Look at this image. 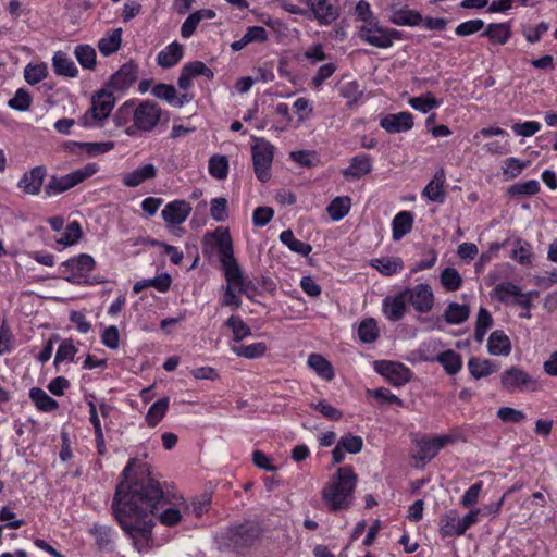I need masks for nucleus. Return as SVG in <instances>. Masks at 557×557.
I'll return each mask as SVG.
<instances>
[{"label": "nucleus", "mask_w": 557, "mask_h": 557, "mask_svg": "<svg viewBox=\"0 0 557 557\" xmlns=\"http://www.w3.org/2000/svg\"><path fill=\"white\" fill-rule=\"evenodd\" d=\"M136 465V458H131L122 471L112 500V511L122 530L128 534L138 552L150 547L151 532L154 521L151 513L164 505L165 496L156 482L128 483L129 472Z\"/></svg>", "instance_id": "f257e3e1"}, {"label": "nucleus", "mask_w": 557, "mask_h": 557, "mask_svg": "<svg viewBox=\"0 0 557 557\" xmlns=\"http://www.w3.org/2000/svg\"><path fill=\"white\" fill-rule=\"evenodd\" d=\"M147 481L156 482L162 494L168 498L160 509H156L151 513V520L154 521L153 518L158 516L163 525H177L183 519L182 507H185L183 497L166 491L165 484L161 483L159 476L152 473L151 466L136 459V465L129 472L128 483H146Z\"/></svg>", "instance_id": "f03ea898"}, {"label": "nucleus", "mask_w": 557, "mask_h": 557, "mask_svg": "<svg viewBox=\"0 0 557 557\" xmlns=\"http://www.w3.org/2000/svg\"><path fill=\"white\" fill-rule=\"evenodd\" d=\"M357 475L351 466L339 467L322 490V499L330 511L348 509L354 503Z\"/></svg>", "instance_id": "7ed1b4c3"}, {"label": "nucleus", "mask_w": 557, "mask_h": 557, "mask_svg": "<svg viewBox=\"0 0 557 557\" xmlns=\"http://www.w3.org/2000/svg\"><path fill=\"white\" fill-rule=\"evenodd\" d=\"M202 253L209 260L216 257L223 271L239 267L234 257L230 232L225 227H216L203 235Z\"/></svg>", "instance_id": "20e7f679"}, {"label": "nucleus", "mask_w": 557, "mask_h": 557, "mask_svg": "<svg viewBox=\"0 0 557 557\" xmlns=\"http://www.w3.org/2000/svg\"><path fill=\"white\" fill-rule=\"evenodd\" d=\"M162 114L161 107L152 100H140L137 104L134 101L133 123L126 127L125 133L128 136L150 133L159 125Z\"/></svg>", "instance_id": "39448f33"}, {"label": "nucleus", "mask_w": 557, "mask_h": 557, "mask_svg": "<svg viewBox=\"0 0 557 557\" xmlns=\"http://www.w3.org/2000/svg\"><path fill=\"white\" fill-rule=\"evenodd\" d=\"M358 36L366 44L379 49H388L404 37L400 30L384 27L377 20L360 25Z\"/></svg>", "instance_id": "423d86ee"}, {"label": "nucleus", "mask_w": 557, "mask_h": 557, "mask_svg": "<svg viewBox=\"0 0 557 557\" xmlns=\"http://www.w3.org/2000/svg\"><path fill=\"white\" fill-rule=\"evenodd\" d=\"M115 104V98L112 92L101 89L97 91L91 99V107L79 117V123L84 127L101 126L111 114Z\"/></svg>", "instance_id": "0eeeda50"}, {"label": "nucleus", "mask_w": 557, "mask_h": 557, "mask_svg": "<svg viewBox=\"0 0 557 557\" xmlns=\"http://www.w3.org/2000/svg\"><path fill=\"white\" fill-rule=\"evenodd\" d=\"M99 166L96 163H87L81 169H77L66 175L57 176L52 175L45 186V194L47 197H52L83 183L85 180L91 177L97 173Z\"/></svg>", "instance_id": "6e6552de"}, {"label": "nucleus", "mask_w": 557, "mask_h": 557, "mask_svg": "<svg viewBox=\"0 0 557 557\" xmlns=\"http://www.w3.org/2000/svg\"><path fill=\"white\" fill-rule=\"evenodd\" d=\"M251 140L253 172L260 182H268L271 178L275 148L264 138L252 136Z\"/></svg>", "instance_id": "1a4fd4ad"}, {"label": "nucleus", "mask_w": 557, "mask_h": 557, "mask_svg": "<svg viewBox=\"0 0 557 557\" xmlns=\"http://www.w3.org/2000/svg\"><path fill=\"white\" fill-rule=\"evenodd\" d=\"M500 386L507 393L537 391V381L519 367L512 366L500 375Z\"/></svg>", "instance_id": "9d476101"}, {"label": "nucleus", "mask_w": 557, "mask_h": 557, "mask_svg": "<svg viewBox=\"0 0 557 557\" xmlns=\"http://www.w3.org/2000/svg\"><path fill=\"white\" fill-rule=\"evenodd\" d=\"M226 285L223 286L224 294L221 300L222 307L236 310L242 306V293L244 292V276L240 268H232L223 271Z\"/></svg>", "instance_id": "9b49d317"}, {"label": "nucleus", "mask_w": 557, "mask_h": 557, "mask_svg": "<svg viewBox=\"0 0 557 557\" xmlns=\"http://www.w3.org/2000/svg\"><path fill=\"white\" fill-rule=\"evenodd\" d=\"M95 259L90 255L81 253L62 262L60 273L66 281L77 284L95 269Z\"/></svg>", "instance_id": "f8f14e48"}, {"label": "nucleus", "mask_w": 557, "mask_h": 557, "mask_svg": "<svg viewBox=\"0 0 557 557\" xmlns=\"http://www.w3.org/2000/svg\"><path fill=\"white\" fill-rule=\"evenodd\" d=\"M404 295L407 304L411 305L419 313H429L434 306V294L426 283L417 284L412 288H405Z\"/></svg>", "instance_id": "ddd939ff"}, {"label": "nucleus", "mask_w": 557, "mask_h": 557, "mask_svg": "<svg viewBox=\"0 0 557 557\" xmlns=\"http://www.w3.org/2000/svg\"><path fill=\"white\" fill-rule=\"evenodd\" d=\"M375 370L394 386H403L411 380L412 373L400 362L381 360L375 362Z\"/></svg>", "instance_id": "4468645a"}, {"label": "nucleus", "mask_w": 557, "mask_h": 557, "mask_svg": "<svg viewBox=\"0 0 557 557\" xmlns=\"http://www.w3.org/2000/svg\"><path fill=\"white\" fill-rule=\"evenodd\" d=\"M456 437L454 435H438L433 438L422 437L418 441V453L416 458L422 462L432 460L440 449L444 446L454 443Z\"/></svg>", "instance_id": "2eb2a0df"}, {"label": "nucleus", "mask_w": 557, "mask_h": 557, "mask_svg": "<svg viewBox=\"0 0 557 557\" xmlns=\"http://www.w3.org/2000/svg\"><path fill=\"white\" fill-rule=\"evenodd\" d=\"M46 176L47 169L44 165L35 166L22 175L17 183V187L27 195H39Z\"/></svg>", "instance_id": "dca6fc26"}, {"label": "nucleus", "mask_w": 557, "mask_h": 557, "mask_svg": "<svg viewBox=\"0 0 557 557\" xmlns=\"http://www.w3.org/2000/svg\"><path fill=\"white\" fill-rule=\"evenodd\" d=\"M137 75L138 65L134 61H128L124 63L120 70L111 76L109 86L115 90H126L136 82Z\"/></svg>", "instance_id": "f3484780"}, {"label": "nucleus", "mask_w": 557, "mask_h": 557, "mask_svg": "<svg viewBox=\"0 0 557 557\" xmlns=\"http://www.w3.org/2000/svg\"><path fill=\"white\" fill-rule=\"evenodd\" d=\"M151 94L161 100L166 101L175 108H182L193 99V95L183 92L177 95V91L173 85L160 83L153 86Z\"/></svg>", "instance_id": "a211bd4d"}, {"label": "nucleus", "mask_w": 557, "mask_h": 557, "mask_svg": "<svg viewBox=\"0 0 557 557\" xmlns=\"http://www.w3.org/2000/svg\"><path fill=\"white\" fill-rule=\"evenodd\" d=\"M407 310V299L404 295V290L395 296H387L383 299L382 311L388 321L397 322L401 320Z\"/></svg>", "instance_id": "6ab92c4d"}, {"label": "nucleus", "mask_w": 557, "mask_h": 557, "mask_svg": "<svg viewBox=\"0 0 557 557\" xmlns=\"http://www.w3.org/2000/svg\"><path fill=\"white\" fill-rule=\"evenodd\" d=\"M191 206L186 200H174L165 205L161 215L165 223L171 225L182 224L190 214Z\"/></svg>", "instance_id": "aec40b11"}, {"label": "nucleus", "mask_w": 557, "mask_h": 557, "mask_svg": "<svg viewBox=\"0 0 557 557\" xmlns=\"http://www.w3.org/2000/svg\"><path fill=\"white\" fill-rule=\"evenodd\" d=\"M380 125L388 133L407 132L413 126V117L409 112L387 114L380 121Z\"/></svg>", "instance_id": "412c9836"}, {"label": "nucleus", "mask_w": 557, "mask_h": 557, "mask_svg": "<svg viewBox=\"0 0 557 557\" xmlns=\"http://www.w3.org/2000/svg\"><path fill=\"white\" fill-rule=\"evenodd\" d=\"M423 359L426 361L438 362L448 375L457 374L462 368V358L460 354L453 349L444 350L434 357L425 356Z\"/></svg>", "instance_id": "4be33fe9"}, {"label": "nucleus", "mask_w": 557, "mask_h": 557, "mask_svg": "<svg viewBox=\"0 0 557 557\" xmlns=\"http://www.w3.org/2000/svg\"><path fill=\"white\" fill-rule=\"evenodd\" d=\"M372 159L370 156L361 153L357 154L350 160L348 168L342 171V174L346 178L359 180L362 176L369 174L372 171Z\"/></svg>", "instance_id": "5701e85b"}, {"label": "nucleus", "mask_w": 557, "mask_h": 557, "mask_svg": "<svg viewBox=\"0 0 557 557\" xmlns=\"http://www.w3.org/2000/svg\"><path fill=\"white\" fill-rule=\"evenodd\" d=\"M158 170L152 163H147L138 166L132 172L124 173L122 183L126 187H137L148 180H153L157 176Z\"/></svg>", "instance_id": "b1692460"}, {"label": "nucleus", "mask_w": 557, "mask_h": 557, "mask_svg": "<svg viewBox=\"0 0 557 557\" xmlns=\"http://www.w3.org/2000/svg\"><path fill=\"white\" fill-rule=\"evenodd\" d=\"M183 46L174 41L158 53L157 63L162 69H170L176 65L183 59Z\"/></svg>", "instance_id": "393cba45"}, {"label": "nucleus", "mask_w": 557, "mask_h": 557, "mask_svg": "<svg viewBox=\"0 0 557 557\" xmlns=\"http://www.w3.org/2000/svg\"><path fill=\"white\" fill-rule=\"evenodd\" d=\"M89 533L95 537L96 545L100 550H112L114 546V532L110 525L94 523Z\"/></svg>", "instance_id": "a878e982"}, {"label": "nucleus", "mask_w": 557, "mask_h": 557, "mask_svg": "<svg viewBox=\"0 0 557 557\" xmlns=\"http://www.w3.org/2000/svg\"><path fill=\"white\" fill-rule=\"evenodd\" d=\"M215 15V12L211 9H201L189 14L181 27V36L183 38H189L195 33L201 21L212 20Z\"/></svg>", "instance_id": "bb28decb"}, {"label": "nucleus", "mask_w": 557, "mask_h": 557, "mask_svg": "<svg viewBox=\"0 0 557 557\" xmlns=\"http://www.w3.org/2000/svg\"><path fill=\"white\" fill-rule=\"evenodd\" d=\"M422 14L413 9H395L389 16V22L397 26L414 27L422 23Z\"/></svg>", "instance_id": "cd10ccee"}, {"label": "nucleus", "mask_w": 557, "mask_h": 557, "mask_svg": "<svg viewBox=\"0 0 557 557\" xmlns=\"http://www.w3.org/2000/svg\"><path fill=\"white\" fill-rule=\"evenodd\" d=\"M487 349L493 356H508L511 352V342L504 331L496 330L488 337Z\"/></svg>", "instance_id": "c85d7f7f"}, {"label": "nucleus", "mask_w": 557, "mask_h": 557, "mask_svg": "<svg viewBox=\"0 0 557 557\" xmlns=\"http://www.w3.org/2000/svg\"><path fill=\"white\" fill-rule=\"evenodd\" d=\"M52 66L54 73L60 76L74 78L78 75V70L73 60L63 51H57L52 57Z\"/></svg>", "instance_id": "c756f323"}, {"label": "nucleus", "mask_w": 557, "mask_h": 557, "mask_svg": "<svg viewBox=\"0 0 557 557\" xmlns=\"http://www.w3.org/2000/svg\"><path fill=\"white\" fill-rule=\"evenodd\" d=\"M276 290L275 282L269 276L255 277L246 283V297L252 299L256 295L273 294Z\"/></svg>", "instance_id": "7c9ffc66"}, {"label": "nucleus", "mask_w": 557, "mask_h": 557, "mask_svg": "<svg viewBox=\"0 0 557 557\" xmlns=\"http://www.w3.org/2000/svg\"><path fill=\"white\" fill-rule=\"evenodd\" d=\"M370 265L385 276H392L404 269V262L399 257H383L373 259Z\"/></svg>", "instance_id": "2f4dec72"}, {"label": "nucleus", "mask_w": 557, "mask_h": 557, "mask_svg": "<svg viewBox=\"0 0 557 557\" xmlns=\"http://www.w3.org/2000/svg\"><path fill=\"white\" fill-rule=\"evenodd\" d=\"M444 183L445 174L444 171L441 170L435 173L434 178L424 187L422 194L431 201L442 203L445 199Z\"/></svg>", "instance_id": "473e14b6"}, {"label": "nucleus", "mask_w": 557, "mask_h": 557, "mask_svg": "<svg viewBox=\"0 0 557 557\" xmlns=\"http://www.w3.org/2000/svg\"><path fill=\"white\" fill-rule=\"evenodd\" d=\"M307 363L323 380L331 381L334 379L333 366L322 355H309Z\"/></svg>", "instance_id": "72a5a7b5"}, {"label": "nucleus", "mask_w": 557, "mask_h": 557, "mask_svg": "<svg viewBox=\"0 0 557 557\" xmlns=\"http://www.w3.org/2000/svg\"><path fill=\"white\" fill-rule=\"evenodd\" d=\"M225 325L231 329L233 333V342L231 345L232 350L237 356H244V345L240 342L244 339V322L240 317L232 315L226 321Z\"/></svg>", "instance_id": "f704fd0d"}, {"label": "nucleus", "mask_w": 557, "mask_h": 557, "mask_svg": "<svg viewBox=\"0 0 557 557\" xmlns=\"http://www.w3.org/2000/svg\"><path fill=\"white\" fill-rule=\"evenodd\" d=\"M413 224L412 213L409 211H401L395 215L392 222L393 226V239L399 240L406 234H408Z\"/></svg>", "instance_id": "c9c22d12"}, {"label": "nucleus", "mask_w": 557, "mask_h": 557, "mask_svg": "<svg viewBox=\"0 0 557 557\" xmlns=\"http://www.w3.org/2000/svg\"><path fill=\"white\" fill-rule=\"evenodd\" d=\"M468 369L470 374L475 379L485 377L497 371L496 364L488 359H480L472 357L468 361Z\"/></svg>", "instance_id": "e433bc0d"}, {"label": "nucleus", "mask_w": 557, "mask_h": 557, "mask_svg": "<svg viewBox=\"0 0 557 557\" xmlns=\"http://www.w3.org/2000/svg\"><path fill=\"white\" fill-rule=\"evenodd\" d=\"M29 398L35 404L37 409L44 412L53 411L59 407L58 401L39 387L30 388Z\"/></svg>", "instance_id": "4c0bfd02"}, {"label": "nucleus", "mask_w": 557, "mask_h": 557, "mask_svg": "<svg viewBox=\"0 0 557 557\" xmlns=\"http://www.w3.org/2000/svg\"><path fill=\"white\" fill-rule=\"evenodd\" d=\"M482 36H486L492 44L505 45L511 37L510 25L507 23L490 24Z\"/></svg>", "instance_id": "58836bf2"}, {"label": "nucleus", "mask_w": 557, "mask_h": 557, "mask_svg": "<svg viewBox=\"0 0 557 557\" xmlns=\"http://www.w3.org/2000/svg\"><path fill=\"white\" fill-rule=\"evenodd\" d=\"M470 308L468 305L449 302L444 311L443 318L448 324H460L468 320Z\"/></svg>", "instance_id": "ea45409f"}, {"label": "nucleus", "mask_w": 557, "mask_h": 557, "mask_svg": "<svg viewBox=\"0 0 557 557\" xmlns=\"http://www.w3.org/2000/svg\"><path fill=\"white\" fill-rule=\"evenodd\" d=\"M122 45V28H115L98 41L99 51L108 57L116 52Z\"/></svg>", "instance_id": "a19ab883"}, {"label": "nucleus", "mask_w": 557, "mask_h": 557, "mask_svg": "<svg viewBox=\"0 0 557 557\" xmlns=\"http://www.w3.org/2000/svg\"><path fill=\"white\" fill-rule=\"evenodd\" d=\"M459 518L455 510L449 511L441 519L440 533L442 536H460L465 532H459Z\"/></svg>", "instance_id": "79ce46f5"}, {"label": "nucleus", "mask_w": 557, "mask_h": 557, "mask_svg": "<svg viewBox=\"0 0 557 557\" xmlns=\"http://www.w3.org/2000/svg\"><path fill=\"white\" fill-rule=\"evenodd\" d=\"M74 55L83 69L94 70L96 67V50L89 45L75 47Z\"/></svg>", "instance_id": "37998d69"}, {"label": "nucleus", "mask_w": 557, "mask_h": 557, "mask_svg": "<svg viewBox=\"0 0 557 557\" xmlns=\"http://www.w3.org/2000/svg\"><path fill=\"white\" fill-rule=\"evenodd\" d=\"M169 404L170 399L168 397H163L152 404L145 417L150 428H154L162 420L169 409Z\"/></svg>", "instance_id": "c03bdc74"}, {"label": "nucleus", "mask_w": 557, "mask_h": 557, "mask_svg": "<svg viewBox=\"0 0 557 557\" xmlns=\"http://www.w3.org/2000/svg\"><path fill=\"white\" fill-rule=\"evenodd\" d=\"M351 200L347 196L336 197L327 206L326 210L333 221H339L348 214Z\"/></svg>", "instance_id": "a18cd8bd"}, {"label": "nucleus", "mask_w": 557, "mask_h": 557, "mask_svg": "<svg viewBox=\"0 0 557 557\" xmlns=\"http://www.w3.org/2000/svg\"><path fill=\"white\" fill-rule=\"evenodd\" d=\"M281 242L286 245L292 251L297 252L301 256H308L312 247L301 240L295 238L293 232L290 230L283 231L280 235Z\"/></svg>", "instance_id": "49530a36"}, {"label": "nucleus", "mask_w": 557, "mask_h": 557, "mask_svg": "<svg viewBox=\"0 0 557 557\" xmlns=\"http://www.w3.org/2000/svg\"><path fill=\"white\" fill-rule=\"evenodd\" d=\"M208 170L212 177L216 180H224L228 173V160L225 156L213 154L209 159Z\"/></svg>", "instance_id": "de8ad7c7"}, {"label": "nucleus", "mask_w": 557, "mask_h": 557, "mask_svg": "<svg viewBox=\"0 0 557 557\" xmlns=\"http://www.w3.org/2000/svg\"><path fill=\"white\" fill-rule=\"evenodd\" d=\"M358 336L362 343H373L379 336L376 321L372 318L361 321L358 327Z\"/></svg>", "instance_id": "09e8293b"}, {"label": "nucleus", "mask_w": 557, "mask_h": 557, "mask_svg": "<svg viewBox=\"0 0 557 557\" xmlns=\"http://www.w3.org/2000/svg\"><path fill=\"white\" fill-rule=\"evenodd\" d=\"M409 104L414 110L426 113L430 110L437 108L440 106V101H437V99L431 92H426L419 97L410 98Z\"/></svg>", "instance_id": "8fccbe9b"}, {"label": "nucleus", "mask_w": 557, "mask_h": 557, "mask_svg": "<svg viewBox=\"0 0 557 557\" xmlns=\"http://www.w3.org/2000/svg\"><path fill=\"white\" fill-rule=\"evenodd\" d=\"M492 324H493V319H492V315L488 312V310L483 307L480 308L478 318H476L475 330H474L475 341L481 343L483 341L487 330L492 326Z\"/></svg>", "instance_id": "3c124183"}, {"label": "nucleus", "mask_w": 557, "mask_h": 557, "mask_svg": "<svg viewBox=\"0 0 557 557\" xmlns=\"http://www.w3.org/2000/svg\"><path fill=\"white\" fill-rule=\"evenodd\" d=\"M441 283L448 292H455L460 288L462 278L455 268H445L441 273Z\"/></svg>", "instance_id": "603ef678"}, {"label": "nucleus", "mask_w": 557, "mask_h": 557, "mask_svg": "<svg viewBox=\"0 0 557 557\" xmlns=\"http://www.w3.org/2000/svg\"><path fill=\"white\" fill-rule=\"evenodd\" d=\"M520 287L511 282L497 284L493 289V296L500 302H507L509 297L516 298L520 295Z\"/></svg>", "instance_id": "864d4df0"}, {"label": "nucleus", "mask_w": 557, "mask_h": 557, "mask_svg": "<svg viewBox=\"0 0 557 557\" xmlns=\"http://www.w3.org/2000/svg\"><path fill=\"white\" fill-rule=\"evenodd\" d=\"M81 237V225L77 221H73L66 225L65 231L61 234L60 238L57 239V243L63 246H72L77 243Z\"/></svg>", "instance_id": "5fc2aeb1"}, {"label": "nucleus", "mask_w": 557, "mask_h": 557, "mask_svg": "<svg viewBox=\"0 0 557 557\" xmlns=\"http://www.w3.org/2000/svg\"><path fill=\"white\" fill-rule=\"evenodd\" d=\"M48 75L47 65L45 63L28 64L24 69L25 81L29 85H36L45 79Z\"/></svg>", "instance_id": "6e6d98bb"}, {"label": "nucleus", "mask_w": 557, "mask_h": 557, "mask_svg": "<svg viewBox=\"0 0 557 557\" xmlns=\"http://www.w3.org/2000/svg\"><path fill=\"white\" fill-rule=\"evenodd\" d=\"M511 258L522 265L530 264L532 262V246L530 243L517 239L516 248L511 252Z\"/></svg>", "instance_id": "4d7b16f0"}, {"label": "nucleus", "mask_w": 557, "mask_h": 557, "mask_svg": "<svg viewBox=\"0 0 557 557\" xmlns=\"http://www.w3.org/2000/svg\"><path fill=\"white\" fill-rule=\"evenodd\" d=\"M540 191V183L536 180H530L523 183H517L511 185L507 193L510 196H533Z\"/></svg>", "instance_id": "13d9d810"}, {"label": "nucleus", "mask_w": 557, "mask_h": 557, "mask_svg": "<svg viewBox=\"0 0 557 557\" xmlns=\"http://www.w3.org/2000/svg\"><path fill=\"white\" fill-rule=\"evenodd\" d=\"M289 158L297 164L305 168H312L319 162L318 153L314 150H296L289 153Z\"/></svg>", "instance_id": "bf43d9fd"}, {"label": "nucleus", "mask_w": 557, "mask_h": 557, "mask_svg": "<svg viewBox=\"0 0 557 557\" xmlns=\"http://www.w3.org/2000/svg\"><path fill=\"white\" fill-rule=\"evenodd\" d=\"M32 104V97L27 90L20 88L16 90L14 97L9 100L8 106L16 111H27Z\"/></svg>", "instance_id": "052dcab7"}, {"label": "nucleus", "mask_w": 557, "mask_h": 557, "mask_svg": "<svg viewBox=\"0 0 557 557\" xmlns=\"http://www.w3.org/2000/svg\"><path fill=\"white\" fill-rule=\"evenodd\" d=\"M77 352V348L75 347L72 339H64L55 354L54 363L58 364L63 361H72Z\"/></svg>", "instance_id": "680f3d73"}, {"label": "nucleus", "mask_w": 557, "mask_h": 557, "mask_svg": "<svg viewBox=\"0 0 557 557\" xmlns=\"http://www.w3.org/2000/svg\"><path fill=\"white\" fill-rule=\"evenodd\" d=\"M337 445L346 453L357 454L362 449L363 441L360 436L348 433L339 438Z\"/></svg>", "instance_id": "e2e57ef3"}, {"label": "nucleus", "mask_w": 557, "mask_h": 557, "mask_svg": "<svg viewBox=\"0 0 557 557\" xmlns=\"http://www.w3.org/2000/svg\"><path fill=\"white\" fill-rule=\"evenodd\" d=\"M134 100L125 101L114 113L113 120L116 126H124L133 122Z\"/></svg>", "instance_id": "0e129e2a"}, {"label": "nucleus", "mask_w": 557, "mask_h": 557, "mask_svg": "<svg viewBox=\"0 0 557 557\" xmlns=\"http://www.w3.org/2000/svg\"><path fill=\"white\" fill-rule=\"evenodd\" d=\"M341 96L348 100L349 104L356 103L362 96L363 91L356 81L344 84L339 89Z\"/></svg>", "instance_id": "69168bd1"}, {"label": "nucleus", "mask_w": 557, "mask_h": 557, "mask_svg": "<svg viewBox=\"0 0 557 557\" xmlns=\"http://www.w3.org/2000/svg\"><path fill=\"white\" fill-rule=\"evenodd\" d=\"M211 216L216 222H223L227 219V201L225 198H214L211 200Z\"/></svg>", "instance_id": "338daca9"}, {"label": "nucleus", "mask_w": 557, "mask_h": 557, "mask_svg": "<svg viewBox=\"0 0 557 557\" xmlns=\"http://www.w3.org/2000/svg\"><path fill=\"white\" fill-rule=\"evenodd\" d=\"M496 416L503 422L520 423L525 420V414L523 411L511 407H500L497 410Z\"/></svg>", "instance_id": "774afa93"}]
</instances>
